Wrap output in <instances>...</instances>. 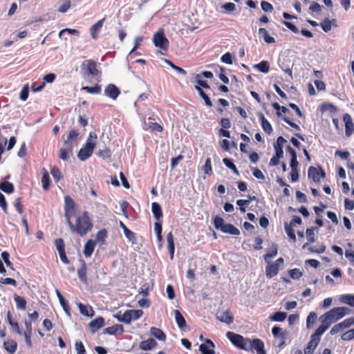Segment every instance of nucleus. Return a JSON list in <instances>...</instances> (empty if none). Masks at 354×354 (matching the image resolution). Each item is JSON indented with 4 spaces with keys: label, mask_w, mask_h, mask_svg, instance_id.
Wrapping results in <instances>:
<instances>
[{
    "label": "nucleus",
    "mask_w": 354,
    "mask_h": 354,
    "mask_svg": "<svg viewBox=\"0 0 354 354\" xmlns=\"http://www.w3.org/2000/svg\"><path fill=\"white\" fill-rule=\"evenodd\" d=\"M259 34L260 35L262 36V37L263 38V40L265 41V42H266L267 44H273L275 42V39L274 37H271L268 31L266 30V29L263 28H261L259 29Z\"/></svg>",
    "instance_id": "obj_29"
},
{
    "label": "nucleus",
    "mask_w": 354,
    "mask_h": 354,
    "mask_svg": "<svg viewBox=\"0 0 354 354\" xmlns=\"http://www.w3.org/2000/svg\"><path fill=\"white\" fill-rule=\"evenodd\" d=\"M82 90L91 94H100L102 88L100 85L96 84L95 86H84L82 88Z\"/></svg>",
    "instance_id": "obj_43"
},
{
    "label": "nucleus",
    "mask_w": 354,
    "mask_h": 354,
    "mask_svg": "<svg viewBox=\"0 0 354 354\" xmlns=\"http://www.w3.org/2000/svg\"><path fill=\"white\" fill-rule=\"evenodd\" d=\"M74 203L73 200L69 196L65 197V216L67 218V216H71L73 212Z\"/></svg>",
    "instance_id": "obj_21"
},
{
    "label": "nucleus",
    "mask_w": 354,
    "mask_h": 354,
    "mask_svg": "<svg viewBox=\"0 0 354 354\" xmlns=\"http://www.w3.org/2000/svg\"><path fill=\"white\" fill-rule=\"evenodd\" d=\"M344 341H351L354 339V328L350 329L343 333L341 337Z\"/></svg>",
    "instance_id": "obj_53"
},
{
    "label": "nucleus",
    "mask_w": 354,
    "mask_h": 354,
    "mask_svg": "<svg viewBox=\"0 0 354 354\" xmlns=\"http://www.w3.org/2000/svg\"><path fill=\"white\" fill-rule=\"evenodd\" d=\"M120 226L123 230L124 236L127 237V239H128L129 241H133L135 239V234L129 230L123 223V222L120 221Z\"/></svg>",
    "instance_id": "obj_39"
},
{
    "label": "nucleus",
    "mask_w": 354,
    "mask_h": 354,
    "mask_svg": "<svg viewBox=\"0 0 354 354\" xmlns=\"http://www.w3.org/2000/svg\"><path fill=\"white\" fill-rule=\"evenodd\" d=\"M277 254V247L276 245H273L272 249L264 256L265 261H268V259L274 257Z\"/></svg>",
    "instance_id": "obj_59"
},
{
    "label": "nucleus",
    "mask_w": 354,
    "mask_h": 354,
    "mask_svg": "<svg viewBox=\"0 0 354 354\" xmlns=\"http://www.w3.org/2000/svg\"><path fill=\"white\" fill-rule=\"evenodd\" d=\"M342 303L348 304L352 307H354V295H343L340 297L339 299Z\"/></svg>",
    "instance_id": "obj_36"
},
{
    "label": "nucleus",
    "mask_w": 354,
    "mask_h": 354,
    "mask_svg": "<svg viewBox=\"0 0 354 354\" xmlns=\"http://www.w3.org/2000/svg\"><path fill=\"white\" fill-rule=\"evenodd\" d=\"M216 317L221 322L227 324H230L233 322L234 317L231 315L229 310H218L216 313Z\"/></svg>",
    "instance_id": "obj_9"
},
{
    "label": "nucleus",
    "mask_w": 354,
    "mask_h": 354,
    "mask_svg": "<svg viewBox=\"0 0 354 354\" xmlns=\"http://www.w3.org/2000/svg\"><path fill=\"white\" fill-rule=\"evenodd\" d=\"M250 347L247 351L254 352L257 354H266L264 349V344L260 339H254L250 340Z\"/></svg>",
    "instance_id": "obj_7"
},
{
    "label": "nucleus",
    "mask_w": 354,
    "mask_h": 354,
    "mask_svg": "<svg viewBox=\"0 0 354 354\" xmlns=\"http://www.w3.org/2000/svg\"><path fill=\"white\" fill-rule=\"evenodd\" d=\"M153 42L156 47L165 51L168 50L169 42L165 37L162 29L159 30L153 35Z\"/></svg>",
    "instance_id": "obj_5"
},
{
    "label": "nucleus",
    "mask_w": 354,
    "mask_h": 354,
    "mask_svg": "<svg viewBox=\"0 0 354 354\" xmlns=\"http://www.w3.org/2000/svg\"><path fill=\"white\" fill-rule=\"evenodd\" d=\"M302 272L298 268L289 270V275L292 279H298L302 276Z\"/></svg>",
    "instance_id": "obj_56"
},
{
    "label": "nucleus",
    "mask_w": 354,
    "mask_h": 354,
    "mask_svg": "<svg viewBox=\"0 0 354 354\" xmlns=\"http://www.w3.org/2000/svg\"><path fill=\"white\" fill-rule=\"evenodd\" d=\"M14 300L16 303V306H17V308L19 309V310H25L26 309V299L21 297V296H19L17 295H14Z\"/></svg>",
    "instance_id": "obj_32"
},
{
    "label": "nucleus",
    "mask_w": 354,
    "mask_h": 354,
    "mask_svg": "<svg viewBox=\"0 0 354 354\" xmlns=\"http://www.w3.org/2000/svg\"><path fill=\"white\" fill-rule=\"evenodd\" d=\"M107 237V231L105 229H102L100 230L96 234V240L101 243V244H104L105 240Z\"/></svg>",
    "instance_id": "obj_46"
},
{
    "label": "nucleus",
    "mask_w": 354,
    "mask_h": 354,
    "mask_svg": "<svg viewBox=\"0 0 354 354\" xmlns=\"http://www.w3.org/2000/svg\"><path fill=\"white\" fill-rule=\"evenodd\" d=\"M325 172L321 168L310 167L308 168V177L312 178L314 182H319L321 178L325 177Z\"/></svg>",
    "instance_id": "obj_8"
},
{
    "label": "nucleus",
    "mask_w": 354,
    "mask_h": 354,
    "mask_svg": "<svg viewBox=\"0 0 354 354\" xmlns=\"http://www.w3.org/2000/svg\"><path fill=\"white\" fill-rule=\"evenodd\" d=\"M82 65H86V70L88 74L92 75L93 76H95L98 74V70L97 69L96 67V62L93 60H86L83 63Z\"/></svg>",
    "instance_id": "obj_15"
},
{
    "label": "nucleus",
    "mask_w": 354,
    "mask_h": 354,
    "mask_svg": "<svg viewBox=\"0 0 354 354\" xmlns=\"http://www.w3.org/2000/svg\"><path fill=\"white\" fill-rule=\"evenodd\" d=\"M221 232L223 233H227L232 235H239L240 234V231L238 228L232 225V224H227L223 226Z\"/></svg>",
    "instance_id": "obj_25"
},
{
    "label": "nucleus",
    "mask_w": 354,
    "mask_h": 354,
    "mask_svg": "<svg viewBox=\"0 0 354 354\" xmlns=\"http://www.w3.org/2000/svg\"><path fill=\"white\" fill-rule=\"evenodd\" d=\"M72 155L73 151H71L70 149H64L62 148L59 150V157L62 160H68Z\"/></svg>",
    "instance_id": "obj_47"
},
{
    "label": "nucleus",
    "mask_w": 354,
    "mask_h": 354,
    "mask_svg": "<svg viewBox=\"0 0 354 354\" xmlns=\"http://www.w3.org/2000/svg\"><path fill=\"white\" fill-rule=\"evenodd\" d=\"M151 211L153 212L154 218L159 221L162 216V212L160 205L156 202L151 204Z\"/></svg>",
    "instance_id": "obj_22"
},
{
    "label": "nucleus",
    "mask_w": 354,
    "mask_h": 354,
    "mask_svg": "<svg viewBox=\"0 0 354 354\" xmlns=\"http://www.w3.org/2000/svg\"><path fill=\"white\" fill-rule=\"evenodd\" d=\"M346 329L342 322L335 324L330 330V334L333 335Z\"/></svg>",
    "instance_id": "obj_54"
},
{
    "label": "nucleus",
    "mask_w": 354,
    "mask_h": 354,
    "mask_svg": "<svg viewBox=\"0 0 354 354\" xmlns=\"http://www.w3.org/2000/svg\"><path fill=\"white\" fill-rule=\"evenodd\" d=\"M195 88L198 91L199 95L204 100V101L205 102V104L207 106H212V103L209 97L207 96V95H206L205 93V92L203 91V89L200 86H196Z\"/></svg>",
    "instance_id": "obj_42"
},
{
    "label": "nucleus",
    "mask_w": 354,
    "mask_h": 354,
    "mask_svg": "<svg viewBox=\"0 0 354 354\" xmlns=\"http://www.w3.org/2000/svg\"><path fill=\"white\" fill-rule=\"evenodd\" d=\"M50 173L55 181H58L61 179L62 174L57 167H53L51 169Z\"/></svg>",
    "instance_id": "obj_61"
},
{
    "label": "nucleus",
    "mask_w": 354,
    "mask_h": 354,
    "mask_svg": "<svg viewBox=\"0 0 354 354\" xmlns=\"http://www.w3.org/2000/svg\"><path fill=\"white\" fill-rule=\"evenodd\" d=\"M97 137L95 133L91 132L84 147L80 150L77 157L82 161H86L92 155L96 145Z\"/></svg>",
    "instance_id": "obj_2"
},
{
    "label": "nucleus",
    "mask_w": 354,
    "mask_h": 354,
    "mask_svg": "<svg viewBox=\"0 0 354 354\" xmlns=\"http://www.w3.org/2000/svg\"><path fill=\"white\" fill-rule=\"evenodd\" d=\"M284 331H282V329L279 327V326H274L272 328V333L274 337V344H277V342L278 340V337L279 336V335L281 333H283Z\"/></svg>",
    "instance_id": "obj_60"
},
{
    "label": "nucleus",
    "mask_w": 354,
    "mask_h": 354,
    "mask_svg": "<svg viewBox=\"0 0 354 354\" xmlns=\"http://www.w3.org/2000/svg\"><path fill=\"white\" fill-rule=\"evenodd\" d=\"M0 189L7 194H12L14 192L15 188L12 183L8 181H5L0 183Z\"/></svg>",
    "instance_id": "obj_34"
},
{
    "label": "nucleus",
    "mask_w": 354,
    "mask_h": 354,
    "mask_svg": "<svg viewBox=\"0 0 354 354\" xmlns=\"http://www.w3.org/2000/svg\"><path fill=\"white\" fill-rule=\"evenodd\" d=\"M226 336L234 346L245 351L251 348L250 339L245 338L242 335L231 331L227 332Z\"/></svg>",
    "instance_id": "obj_3"
},
{
    "label": "nucleus",
    "mask_w": 354,
    "mask_h": 354,
    "mask_svg": "<svg viewBox=\"0 0 354 354\" xmlns=\"http://www.w3.org/2000/svg\"><path fill=\"white\" fill-rule=\"evenodd\" d=\"M287 335H288L287 332H283V333H281L278 337L277 344H274V345H276L279 348H282L286 345V340Z\"/></svg>",
    "instance_id": "obj_45"
},
{
    "label": "nucleus",
    "mask_w": 354,
    "mask_h": 354,
    "mask_svg": "<svg viewBox=\"0 0 354 354\" xmlns=\"http://www.w3.org/2000/svg\"><path fill=\"white\" fill-rule=\"evenodd\" d=\"M78 307L81 314L87 317H93L94 315V310L91 306L80 303Z\"/></svg>",
    "instance_id": "obj_24"
},
{
    "label": "nucleus",
    "mask_w": 354,
    "mask_h": 354,
    "mask_svg": "<svg viewBox=\"0 0 354 354\" xmlns=\"http://www.w3.org/2000/svg\"><path fill=\"white\" fill-rule=\"evenodd\" d=\"M203 170L205 174L211 175L212 173V165H211V158H207L205 160V165L203 167Z\"/></svg>",
    "instance_id": "obj_49"
},
{
    "label": "nucleus",
    "mask_w": 354,
    "mask_h": 354,
    "mask_svg": "<svg viewBox=\"0 0 354 354\" xmlns=\"http://www.w3.org/2000/svg\"><path fill=\"white\" fill-rule=\"evenodd\" d=\"M119 88L114 84H109L104 89V95L113 100H115L120 95Z\"/></svg>",
    "instance_id": "obj_11"
},
{
    "label": "nucleus",
    "mask_w": 354,
    "mask_h": 354,
    "mask_svg": "<svg viewBox=\"0 0 354 354\" xmlns=\"http://www.w3.org/2000/svg\"><path fill=\"white\" fill-rule=\"evenodd\" d=\"M66 221L72 232L77 233L81 236L86 234L93 227L86 212H84L82 215L76 218L75 224L72 223L70 216H67Z\"/></svg>",
    "instance_id": "obj_1"
},
{
    "label": "nucleus",
    "mask_w": 354,
    "mask_h": 354,
    "mask_svg": "<svg viewBox=\"0 0 354 354\" xmlns=\"http://www.w3.org/2000/svg\"><path fill=\"white\" fill-rule=\"evenodd\" d=\"M259 118L263 131L268 134H270L272 132V127L270 122L264 117L263 113H259Z\"/></svg>",
    "instance_id": "obj_17"
},
{
    "label": "nucleus",
    "mask_w": 354,
    "mask_h": 354,
    "mask_svg": "<svg viewBox=\"0 0 354 354\" xmlns=\"http://www.w3.org/2000/svg\"><path fill=\"white\" fill-rule=\"evenodd\" d=\"M95 153L99 158L103 160H109L111 159V152L110 149L106 147L102 149H99Z\"/></svg>",
    "instance_id": "obj_27"
},
{
    "label": "nucleus",
    "mask_w": 354,
    "mask_h": 354,
    "mask_svg": "<svg viewBox=\"0 0 354 354\" xmlns=\"http://www.w3.org/2000/svg\"><path fill=\"white\" fill-rule=\"evenodd\" d=\"M287 313L285 312H276L270 317V319L274 322H283L286 319Z\"/></svg>",
    "instance_id": "obj_37"
},
{
    "label": "nucleus",
    "mask_w": 354,
    "mask_h": 354,
    "mask_svg": "<svg viewBox=\"0 0 354 354\" xmlns=\"http://www.w3.org/2000/svg\"><path fill=\"white\" fill-rule=\"evenodd\" d=\"M28 94H29L28 84H25L20 92V95H19L20 100H21L22 101H26L28 97Z\"/></svg>",
    "instance_id": "obj_52"
},
{
    "label": "nucleus",
    "mask_w": 354,
    "mask_h": 354,
    "mask_svg": "<svg viewBox=\"0 0 354 354\" xmlns=\"http://www.w3.org/2000/svg\"><path fill=\"white\" fill-rule=\"evenodd\" d=\"M150 333L151 335L157 338L158 340L165 341L166 339L165 334L160 328L151 327Z\"/></svg>",
    "instance_id": "obj_28"
},
{
    "label": "nucleus",
    "mask_w": 354,
    "mask_h": 354,
    "mask_svg": "<svg viewBox=\"0 0 354 354\" xmlns=\"http://www.w3.org/2000/svg\"><path fill=\"white\" fill-rule=\"evenodd\" d=\"M223 162L224 165L232 169L235 174H238L239 171L235 166V165L228 158H223Z\"/></svg>",
    "instance_id": "obj_58"
},
{
    "label": "nucleus",
    "mask_w": 354,
    "mask_h": 354,
    "mask_svg": "<svg viewBox=\"0 0 354 354\" xmlns=\"http://www.w3.org/2000/svg\"><path fill=\"white\" fill-rule=\"evenodd\" d=\"M17 347V344L14 340H8L4 342L5 349L10 353L13 354Z\"/></svg>",
    "instance_id": "obj_33"
},
{
    "label": "nucleus",
    "mask_w": 354,
    "mask_h": 354,
    "mask_svg": "<svg viewBox=\"0 0 354 354\" xmlns=\"http://www.w3.org/2000/svg\"><path fill=\"white\" fill-rule=\"evenodd\" d=\"M104 325V318H102L101 317L93 319L89 324V326L93 333H95L97 330H98Z\"/></svg>",
    "instance_id": "obj_18"
},
{
    "label": "nucleus",
    "mask_w": 354,
    "mask_h": 354,
    "mask_svg": "<svg viewBox=\"0 0 354 354\" xmlns=\"http://www.w3.org/2000/svg\"><path fill=\"white\" fill-rule=\"evenodd\" d=\"M320 26L324 32H328L331 30V21L329 19H325L320 24Z\"/></svg>",
    "instance_id": "obj_55"
},
{
    "label": "nucleus",
    "mask_w": 354,
    "mask_h": 354,
    "mask_svg": "<svg viewBox=\"0 0 354 354\" xmlns=\"http://www.w3.org/2000/svg\"><path fill=\"white\" fill-rule=\"evenodd\" d=\"M71 8V1L70 0H62V3L58 8V11L62 13L66 12L68 9Z\"/></svg>",
    "instance_id": "obj_50"
},
{
    "label": "nucleus",
    "mask_w": 354,
    "mask_h": 354,
    "mask_svg": "<svg viewBox=\"0 0 354 354\" xmlns=\"http://www.w3.org/2000/svg\"><path fill=\"white\" fill-rule=\"evenodd\" d=\"M106 333L111 335H122L124 333V328L122 325L115 324L106 328Z\"/></svg>",
    "instance_id": "obj_20"
},
{
    "label": "nucleus",
    "mask_w": 354,
    "mask_h": 354,
    "mask_svg": "<svg viewBox=\"0 0 354 354\" xmlns=\"http://www.w3.org/2000/svg\"><path fill=\"white\" fill-rule=\"evenodd\" d=\"M41 173H42V178H41L42 187L44 189L47 190L50 185V178L48 171L45 169H42Z\"/></svg>",
    "instance_id": "obj_30"
},
{
    "label": "nucleus",
    "mask_w": 354,
    "mask_h": 354,
    "mask_svg": "<svg viewBox=\"0 0 354 354\" xmlns=\"http://www.w3.org/2000/svg\"><path fill=\"white\" fill-rule=\"evenodd\" d=\"M157 345L158 344L155 339L149 338L145 341H142L139 344V347L143 351H151L156 348Z\"/></svg>",
    "instance_id": "obj_14"
},
{
    "label": "nucleus",
    "mask_w": 354,
    "mask_h": 354,
    "mask_svg": "<svg viewBox=\"0 0 354 354\" xmlns=\"http://www.w3.org/2000/svg\"><path fill=\"white\" fill-rule=\"evenodd\" d=\"M221 8L227 12H232L236 9V5L234 3H227L221 6Z\"/></svg>",
    "instance_id": "obj_64"
},
{
    "label": "nucleus",
    "mask_w": 354,
    "mask_h": 354,
    "mask_svg": "<svg viewBox=\"0 0 354 354\" xmlns=\"http://www.w3.org/2000/svg\"><path fill=\"white\" fill-rule=\"evenodd\" d=\"M145 129H150L152 131H156L158 132H161L162 131V127L157 122H145Z\"/></svg>",
    "instance_id": "obj_38"
},
{
    "label": "nucleus",
    "mask_w": 354,
    "mask_h": 354,
    "mask_svg": "<svg viewBox=\"0 0 354 354\" xmlns=\"http://www.w3.org/2000/svg\"><path fill=\"white\" fill-rule=\"evenodd\" d=\"M55 245L59 253L65 251V245L62 239H57L55 240Z\"/></svg>",
    "instance_id": "obj_62"
},
{
    "label": "nucleus",
    "mask_w": 354,
    "mask_h": 354,
    "mask_svg": "<svg viewBox=\"0 0 354 354\" xmlns=\"http://www.w3.org/2000/svg\"><path fill=\"white\" fill-rule=\"evenodd\" d=\"M319 342L310 337V341L308 343L304 349L305 354H313L316 349Z\"/></svg>",
    "instance_id": "obj_23"
},
{
    "label": "nucleus",
    "mask_w": 354,
    "mask_h": 354,
    "mask_svg": "<svg viewBox=\"0 0 354 354\" xmlns=\"http://www.w3.org/2000/svg\"><path fill=\"white\" fill-rule=\"evenodd\" d=\"M75 350L77 354H85L86 350L84 344L82 342H76L75 343Z\"/></svg>",
    "instance_id": "obj_63"
},
{
    "label": "nucleus",
    "mask_w": 354,
    "mask_h": 354,
    "mask_svg": "<svg viewBox=\"0 0 354 354\" xmlns=\"http://www.w3.org/2000/svg\"><path fill=\"white\" fill-rule=\"evenodd\" d=\"M343 120L345 123V134L349 137L354 132V124L351 115L348 113L344 115Z\"/></svg>",
    "instance_id": "obj_10"
},
{
    "label": "nucleus",
    "mask_w": 354,
    "mask_h": 354,
    "mask_svg": "<svg viewBox=\"0 0 354 354\" xmlns=\"http://www.w3.org/2000/svg\"><path fill=\"white\" fill-rule=\"evenodd\" d=\"M80 262L81 263V266L77 270V275L81 281L84 283H87V268L85 261L82 259H80Z\"/></svg>",
    "instance_id": "obj_13"
},
{
    "label": "nucleus",
    "mask_w": 354,
    "mask_h": 354,
    "mask_svg": "<svg viewBox=\"0 0 354 354\" xmlns=\"http://www.w3.org/2000/svg\"><path fill=\"white\" fill-rule=\"evenodd\" d=\"M105 19L103 18L99 21H97L95 24H93L90 28V34L93 39H97L98 37V34L101 31L102 28L104 25Z\"/></svg>",
    "instance_id": "obj_12"
},
{
    "label": "nucleus",
    "mask_w": 354,
    "mask_h": 354,
    "mask_svg": "<svg viewBox=\"0 0 354 354\" xmlns=\"http://www.w3.org/2000/svg\"><path fill=\"white\" fill-rule=\"evenodd\" d=\"M225 225V223L223 218L218 216H216L214 218V225L216 230L221 231Z\"/></svg>",
    "instance_id": "obj_44"
},
{
    "label": "nucleus",
    "mask_w": 354,
    "mask_h": 354,
    "mask_svg": "<svg viewBox=\"0 0 354 354\" xmlns=\"http://www.w3.org/2000/svg\"><path fill=\"white\" fill-rule=\"evenodd\" d=\"M7 322L9 323L12 330L19 335H21V331L19 328V324L17 322H13L12 320V316L10 312H8L7 314Z\"/></svg>",
    "instance_id": "obj_35"
},
{
    "label": "nucleus",
    "mask_w": 354,
    "mask_h": 354,
    "mask_svg": "<svg viewBox=\"0 0 354 354\" xmlns=\"http://www.w3.org/2000/svg\"><path fill=\"white\" fill-rule=\"evenodd\" d=\"M199 351L202 353V354H215L214 348H211L210 346L206 344H201L199 346Z\"/></svg>",
    "instance_id": "obj_48"
},
{
    "label": "nucleus",
    "mask_w": 354,
    "mask_h": 354,
    "mask_svg": "<svg viewBox=\"0 0 354 354\" xmlns=\"http://www.w3.org/2000/svg\"><path fill=\"white\" fill-rule=\"evenodd\" d=\"M284 229L285 232L287 234L288 236L291 239L293 242L296 241V236L295 234V231L291 226V225H288V223H284Z\"/></svg>",
    "instance_id": "obj_41"
},
{
    "label": "nucleus",
    "mask_w": 354,
    "mask_h": 354,
    "mask_svg": "<svg viewBox=\"0 0 354 354\" xmlns=\"http://www.w3.org/2000/svg\"><path fill=\"white\" fill-rule=\"evenodd\" d=\"M317 319V315L315 312H310L306 319V328H310Z\"/></svg>",
    "instance_id": "obj_40"
},
{
    "label": "nucleus",
    "mask_w": 354,
    "mask_h": 354,
    "mask_svg": "<svg viewBox=\"0 0 354 354\" xmlns=\"http://www.w3.org/2000/svg\"><path fill=\"white\" fill-rule=\"evenodd\" d=\"M254 67L261 73H267L269 72L270 64L268 61L263 60L259 64H255Z\"/></svg>",
    "instance_id": "obj_31"
},
{
    "label": "nucleus",
    "mask_w": 354,
    "mask_h": 354,
    "mask_svg": "<svg viewBox=\"0 0 354 354\" xmlns=\"http://www.w3.org/2000/svg\"><path fill=\"white\" fill-rule=\"evenodd\" d=\"M350 313V309L346 307L333 308L324 314V317L329 320L332 324L337 322Z\"/></svg>",
    "instance_id": "obj_4"
},
{
    "label": "nucleus",
    "mask_w": 354,
    "mask_h": 354,
    "mask_svg": "<svg viewBox=\"0 0 354 354\" xmlns=\"http://www.w3.org/2000/svg\"><path fill=\"white\" fill-rule=\"evenodd\" d=\"M174 314H175V320H176V322L178 326L180 329H183L186 326V321H185L184 317L182 315L180 312L178 310H176L174 311Z\"/></svg>",
    "instance_id": "obj_26"
},
{
    "label": "nucleus",
    "mask_w": 354,
    "mask_h": 354,
    "mask_svg": "<svg viewBox=\"0 0 354 354\" xmlns=\"http://www.w3.org/2000/svg\"><path fill=\"white\" fill-rule=\"evenodd\" d=\"M95 243L93 240L90 239L87 241L84 247L83 253L86 257H90L95 249Z\"/></svg>",
    "instance_id": "obj_19"
},
{
    "label": "nucleus",
    "mask_w": 354,
    "mask_h": 354,
    "mask_svg": "<svg viewBox=\"0 0 354 354\" xmlns=\"http://www.w3.org/2000/svg\"><path fill=\"white\" fill-rule=\"evenodd\" d=\"M325 331L326 330L324 328V327H321L319 326L310 337L319 342L321 336L325 333Z\"/></svg>",
    "instance_id": "obj_51"
},
{
    "label": "nucleus",
    "mask_w": 354,
    "mask_h": 354,
    "mask_svg": "<svg viewBox=\"0 0 354 354\" xmlns=\"http://www.w3.org/2000/svg\"><path fill=\"white\" fill-rule=\"evenodd\" d=\"M279 270V268L274 263H268L266 267V274L268 278H272L276 276Z\"/></svg>",
    "instance_id": "obj_16"
},
{
    "label": "nucleus",
    "mask_w": 354,
    "mask_h": 354,
    "mask_svg": "<svg viewBox=\"0 0 354 354\" xmlns=\"http://www.w3.org/2000/svg\"><path fill=\"white\" fill-rule=\"evenodd\" d=\"M143 314L141 310H128L124 313V320L125 324H130L131 321L140 319Z\"/></svg>",
    "instance_id": "obj_6"
},
{
    "label": "nucleus",
    "mask_w": 354,
    "mask_h": 354,
    "mask_svg": "<svg viewBox=\"0 0 354 354\" xmlns=\"http://www.w3.org/2000/svg\"><path fill=\"white\" fill-rule=\"evenodd\" d=\"M165 62L169 66H170L173 69H174L178 73L181 74L183 75H186L187 73H186V71L183 68H180V67H179L178 66H176L171 61H169L168 59H166Z\"/></svg>",
    "instance_id": "obj_57"
}]
</instances>
